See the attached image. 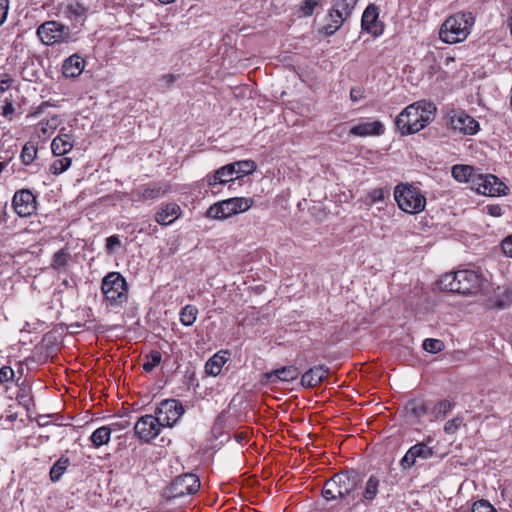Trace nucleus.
<instances>
[{
  "mask_svg": "<svg viewBox=\"0 0 512 512\" xmlns=\"http://www.w3.org/2000/svg\"><path fill=\"white\" fill-rule=\"evenodd\" d=\"M435 105L426 100L417 101L407 106L396 118L395 124L403 135L413 134L422 130L434 120Z\"/></svg>",
  "mask_w": 512,
  "mask_h": 512,
  "instance_id": "nucleus-1",
  "label": "nucleus"
},
{
  "mask_svg": "<svg viewBox=\"0 0 512 512\" xmlns=\"http://www.w3.org/2000/svg\"><path fill=\"white\" fill-rule=\"evenodd\" d=\"M361 481L357 471L353 469L341 471L325 482L322 496L327 501L345 499L358 489Z\"/></svg>",
  "mask_w": 512,
  "mask_h": 512,
  "instance_id": "nucleus-2",
  "label": "nucleus"
},
{
  "mask_svg": "<svg viewBox=\"0 0 512 512\" xmlns=\"http://www.w3.org/2000/svg\"><path fill=\"white\" fill-rule=\"evenodd\" d=\"M483 285L482 276L473 270H459L443 275L439 280L442 290L459 294H476Z\"/></svg>",
  "mask_w": 512,
  "mask_h": 512,
  "instance_id": "nucleus-3",
  "label": "nucleus"
},
{
  "mask_svg": "<svg viewBox=\"0 0 512 512\" xmlns=\"http://www.w3.org/2000/svg\"><path fill=\"white\" fill-rule=\"evenodd\" d=\"M474 24L471 13H457L445 20L442 24L439 36L448 44H454L465 40L470 34V28Z\"/></svg>",
  "mask_w": 512,
  "mask_h": 512,
  "instance_id": "nucleus-4",
  "label": "nucleus"
},
{
  "mask_svg": "<svg viewBox=\"0 0 512 512\" xmlns=\"http://www.w3.org/2000/svg\"><path fill=\"white\" fill-rule=\"evenodd\" d=\"M394 198L398 207L406 213H420L426 206V198L421 190L410 184H398L394 188Z\"/></svg>",
  "mask_w": 512,
  "mask_h": 512,
  "instance_id": "nucleus-5",
  "label": "nucleus"
},
{
  "mask_svg": "<svg viewBox=\"0 0 512 512\" xmlns=\"http://www.w3.org/2000/svg\"><path fill=\"white\" fill-rule=\"evenodd\" d=\"M359 0H334L327 14V23L321 31L326 36L334 35L343 24L351 17Z\"/></svg>",
  "mask_w": 512,
  "mask_h": 512,
  "instance_id": "nucleus-6",
  "label": "nucleus"
},
{
  "mask_svg": "<svg viewBox=\"0 0 512 512\" xmlns=\"http://www.w3.org/2000/svg\"><path fill=\"white\" fill-rule=\"evenodd\" d=\"M253 203L252 198L232 197L211 205L206 212V216L215 220H225L238 213L247 211L252 207Z\"/></svg>",
  "mask_w": 512,
  "mask_h": 512,
  "instance_id": "nucleus-7",
  "label": "nucleus"
},
{
  "mask_svg": "<svg viewBox=\"0 0 512 512\" xmlns=\"http://www.w3.org/2000/svg\"><path fill=\"white\" fill-rule=\"evenodd\" d=\"M101 290L111 305L120 306L127 301L128 285L118 272H110L103 278Z\"/></svg>",
  "mask_w": 512,
  "mask_h": 512,
  "instance_id": "nucleus-8",
  "label": "nucleus"
},
{
  "mask_svg": "<svg viewBox=\"0 0 512 512\" xmlns=\"http://www.w3.org/2000/svg\"><path fill=\"white\" fill-rule=\"evenodd\" d=\"M200 488V479L194 473H183L175 477L165 489L164 496L167 500L182 498L195 494Z\"/></svg>",
  "mask_w": 512,
  "mask_h": 512,
  "instance_id": "nucleus-9",
  "label": "nucleus"
},
{
  "mask_svg": "<svg viewBox=\"0 0 512 512\" xmlns=\"http://www.w3.org/2000/svg\"><path fill=\"white\" fill-rule=\"evenodd\" d=\"M37 35L46 45L68 42L70 39L69 27L56 21H47L41 24L37 29Z\"/></svg>",
  "mask_w": 512,
  "mask_h": 512,
  "instance_id": "nucleus-10",
  "label": "nucleus"
},
{
  "mask_svg": "<svg viewBox=\"0 0 512 512\" xmlns=\"http://www.w3.org/2000/svg\"><path fill=\"white\" fill-rule=\"evenodd\" d=\"M183 413L184 408L176 399L161 401L155 410V416L163 427H172Z\"/></svg>",
  "mask_w": 512,
  "mask_h": 512,
  "instance_id": "nucleus-11",
  "label": "nucleus"
},
{
  "mask_svg": "<svg viewBox=\"0 0 512 512\" xmlns=\"http://www.w3.org/2000/svg\"><path fill=\"white\" fill-rule=\"evenodd\" d=\"M163 426L153 415L141 416L134 425L135 435L143 442H150L157 437Z\"/></svg>",
  "mask_w": 512,
  "mask_h": 512,
  "instance_id": "nucleus-12",
  "label": "nucleus"
},
{
  "mask_svg": "<svg viewBox=\"0 0 512 512\" xmlns=\"http://www.w3.org/2000/svg\"><path fill=\"white\" fill-rule=\"evenodd\" d=\"M449 125L452 129L465 135H474L479 130V123L464 111H451L448 114Z\"/></svg>",
  "mask_w": 512,
  "mask_h": 512,
  "instance_id": "nucleus-13",
  "label": "nucleus"
},
{
  "mask_svg": "<svg viewBox=\"0 0 512 512\" xmlns=\"http://www.w3.org/2000/svg\"><path fill=\"white\" fill-rule=\"evenodd\" d=\"M12 205L20 217H27L36 210V197L30 190L22 189L14 194Z\"/></svg>",
  "mask_w": 512,
  "mask_h": 512,
  "instance_id": "nucleus-14",
  "label": "nucleus"
},
{
  "mask_svg": "<svg viewBox=\"0 0 512 512\" xmlns=\"http://www.w3.org/2000/svg\"><path fill=\"white\" fill-rule=\"evenodd\" d=\"M300 370L293 365L283 366L279 369L267 372L263 375L266 384H276L278 382H290L298 378Z\"/></svg>",
  "mask_w": 512,
  "mask_h": 512,
  "instance_id": "nucleus-15",
  "label": "nucleus"
},
{
  "mask_svg": "<svg viewBox=\"0 0 512 512\" xmlns=\"http://www.w3.org/2000/svg\"><path fill=\"white\" fill-rule=\"evenodd\" d=\"M477 192L484 195H499L506 188L504 183L498 181L494 175L479 174L477 179Z\"/></svg>",
  "mask_w": 512,
  "mask_h": 512,
  "instance_id": "nucleus-16",
  "label": "nucleus"
},
{
  "mask_svg": "<svg viewBox=\"0 0 512 512\" xmlns=\"http://www.w3.org/2000/svg\"><path fill=\"white\" fill-rule=\"evenodd\" d=\"M378 8L374 4L368 5L362 15L361 27L368 33L374 36H379L382 33V27L378 29Z\"/></svg>",
  "mask_w": 512,
  "mask_h": 512,
  "instance_id": "nucleus-17",
  "label": "nucleus"
},
{
  "mask_svg": "<svg viewBox=\"0 0 512 512\" xmlns=\"http://www.w3.org/2000/svg\"><path fill=\"white\" fill-rule=\"evenodd\" d=\"M329 373L325 365H317L307 370L301 377V384L305 388H313L319 385Z\"/></svg>",
  "mask_w": 512,
  "mask_h": 512,
  "instance_id": "nucleus-18",
  "label": "nucleus"
},
{
  "mask_svg": "<svg viewBox=\"0 0 512 512\" xmlns=\"http://www.w3.org/2000/svg\"><path fill=\"white\" fill-rule=\"evenodd\" d=\"M349 133L354 136H379L384 133V125L380 121L361 122L350 128Z\"/></svg>",
  "mask_w": 512,
  "mask_h": 512,
  "instance_id": "nucleus-19",
  "label": "nucleus"
},
{
  "mask_svg": "<svg viewBox=\"0 0 512 512\" xmlns=\"http://www.w3.org/2000/svg\"><path fill=\"white\" fill-rule=\"evenodd\" d=\"M170 189L166 183H154L142 186L136 194L139 200H153L165 195Z\"/></svg>",
  "mask_w": 512,
  "mask_h": 512,
  "instance_id": "nucleus-20",
  "label": "nucleus"
},
{
  "mask_svg": "<svg viewBox=\"0 0 512 512\" xmlns=\"http://www.w3.org/2000/svg\"><path fill=\"white\" fill-rule=\"evenodd\" d=\"M84 65L85 62L83 58L77 54H73L63 62L62 73L67 78L78 77L82 73Z\"/></svg>",
  "mask_w": 512,
  "mask_h": 512,
  "instance_id": "nucleus-21",
  "label": "nucleus"
},
{
  "mask_svg": "<svg viewBox=\"0 0 512 512\" xmlns=\"http://www.w3.org/2000/svg\"><path fill=\"white\" fill-rule=\"evenodd\" d=\"M73 148L72 135L64 133V129L55 137L51 143V150L54 155L62 156L67 154Z\"/></svg>",
  "mask_w": 512,
  "mask_h": 512,
  "instance_id": "nucleus-22",
  "label": "nucleus"
},
{
  "mask_svg": "<svg viewBox=\"0 0 512 512\" xmlns=\"http://www.w3.org/2000/svg\"><path fill=\"white\" fill-rule=\"evenodd\" d=\"M180 207L175 203L165 205L156 213L155 220L160 225H169L180 216Z\"/></svg>",
  "mask_w": 512,
  "mask_h": 512,
  "instance_id": "nucleus-23",
  "label": "nucleus"
},
{
  "mask_svg": "<svg viewBox=\"0 0 512 512\" xmlns=\"http://www.w3.org/2000/svg\"><path fill=\"white\" fill-rule=\"evenodd\" d=\"M408 417L419 420L428 413L429 407L423 399L416 398L409 400L404 407Z\"/></svg>",
  "mask_w": 512,
  "mask_h": 512,
  "instance_id": "nucleus-24",
  "label": "nucleus"
},
{
  "mask_svg": "<svg viewBox=\"0 0 512 512\" xmlns=\"http://www.w3.org/2000/svg\"><path fill=\"white\" fill-rule=\"evenodd\" d=\"M452 176L458 182H477L479 173L469 165H454L452 167Z\"/></svg>",
  "mask_w": 512,
  "mask_h": 512,
  "instance_id": "nucleus-25",
  "label": "nucleus"
},
{
  "mask_svg": "<svg viewBox=\"0 0 512 512\" xmlns=\"http://www.w3.org/2000/svg\"><path fill=\"white\" fill-rule=\"evenodd\" d=\"M234 166L227 164L217 169L212 177L208 178V185L213 186L216 184H224L226 182L234 181Z\"/></svg>",
  "mask_w": 512,
  "mask_h": 512,
  "instance_id": "nucleus-26",
  "label": "nucleus"
},
{
  "mask_svg": "<svg viewBox=\"0 0 512 512\" xmlns=\"http://www.w3.org/2000/svg\"><path fill=\"white\" fill-rule=\"evenodd\" d=\"M380 486V480L376 475H371L365 483L361 494V501L371 503L375 500Z\"/></svg>",
  "mask_w": 512,
  "mask_h": 512,
  "instance_id": "nucleus-27",
  "label": "nucleus"
},
{
  "mask_svg": "<svg viewBox=\"0 0 512 512\" xmlns=\"http://www.w3.org/2000/svg\"><path fill=\"white\" fill-rule=\"evenodd\" d=\"M112 428L102 426L96 429L90 436V441L95 448H99L107 444L111 437Z\"/></svg>",
  "mask_w": 512,
  "mask_h": 512,
  "instance_id": "nucleus-28",
  "label": "nucleus"
},
{
  "mask_svg": "<svg viewBox=\"0 0 512 512\" xmlns=\"http://www.w3.org/2000/svg\"><path fill=\"white\" fill-rule=\"evenodd\" d=\"M227 357L220 355V352L213 355L205 364V371L207 374L217 376L227 361Z\"/></svg>",
  "mask_w": 512,
  "mask_h": 512,
  "instance_id": "nucleus-29",
  "label": "nucleus"
},
{
  "mask_svg": "<svg viewBox=\"0 0 512 512\" xmlns=\"http://www.w3.org/2000/svg\"><path fill=\"white\" fill-rule=\"evenodd\" d=\"M230 166H234V175H236L235 179H238L244 175L251 174L256 169V164L253 161L245 160V161H237L234 163H230Z\"/></svg>",
  "mask_w": 512,
  "mask_h": 512,
  "instance_id": "nucleus-30",
  "label": "nucleus"
},
{
  "mask_svg": "<svg viewBox=\"0 0 512 512\" xmlns=\"http://www.w3.org/2000/svg\"><path fill=\"white\" fill-rule=\"evenodd\" d=\"M70 461L66 456H61L52 466L50 470V479L53 482L58 481L67 467L69 466Z\"/></svg>",
  "mask_w": 512,
  "mask_h": 512,
  "instance_id": "nucleus-31",
  "label": "nucleus"
},
{
  "mask_svg": "<svg viewBox=\"0 0 512 512\" xmlns=\"http://www.w3.org/2000/svg\"><path fill=\"white\" fill-rule=\"evenodd\" d=\"M88 9L79 2L70 3L66 6L65 14L68 18L75 20L84 19Z\"/></svg>",
  "mask_w": 512,
  "mask_h": 512,
  "instance_id": "nucleus-32",
  "label": "nucleus"
},
{
  "mask_svg": "<svg viewBox=\"0 0 512 512\" xmlns=\"http://www.w3.org/2000/svg\"><path fill=\"white\" fill-rule=\"evenodd\" d=\"M198 309L193 305H186L181 309L180 321L184 326H192L196 321Z\"/></svg>",
  "mask_w": 512,
  "mask_h": 512,
  "instance_id": "nucleus-33",
  "label": "nucleus"
},
{
  "mask_svg": "<svg viewBox=\"0 0 512 512\" xmlns=\"http://www.w3.org/2000/svg\"><path fill=\"white\" fill-rule=\"evenodd\" d=\"M71 258V254L68 249L63 248L57 251L53 256L52 267L59 270L65 267Z\"/></svg>",
  "mask_w": 512,
  "mask_h": 512,
  "instance_id": "nucleus-34",
  "label": "nucleus"
},
{
  "mask_svg": "<svg viewBox=\"0 0 512 512\" xmlns=\"http://www.w3.org/2000/svg\"><path fill=\"white\" fill-rule=\"evenodd\" d=\"M36 155H37L36 146L30 142H27L22 148L20 157H21L23 164L30 165L36 158Z\"/></svg>",
  "mask_w": 512,
  "mask_h": 512,
  "instance_id": "nucleus-35",
  "label": "nucleus"
},
{
  "mask_svg": "<svg viewBox=\"0 0 512 512\" xmlns=\"http://www.w3.org/2000/svg\"><path fill=\"white\" fill-rule=\"evenodd\" d=\"M452 403L448 400L437 402L432 408V414L435 418H444L452 409Z\"/></svg>",
  "mask_w": 512,
  "mask_h": 512,
  "instance_id": "nucleus-36",
  "label": "nucleus"
},
{
  "mask_svg": "<svg viewBox=\"0 0 512 512\" xmlns=\"http://www.w3.org/2000/svg\"><path fill=\"white\" fill-rule=\"evenodd\" d=\"M71 163L72 160L68 157L57 159L50 166V172L54 175H59L65 172L71 166Z\"/></svg>",
  "mask_w": 512,
  "mask_h": 512,
  "instance_id": "nucleus-37",
  "label": "nucleus"
},
{
  "mask_svg": "<svg viewBox=\"0 0 512 512\" xmlns=\"http://www.w3.org/2000/svg\"><path fill=\"white\" fill-rule=\"evenodd\" d=\"M162 355L159 351H151L147 355V361L143 364V369L146 372H151L161 362Z\"/></svg>",
  "mask_w": 512,
  "mask_h": 512,
  "instance_id": "nucleus-38",
  "label": "nucleus"
},
{
  "mask_svg": "<svg viewBox=\"0 0 512 512\" xmlns=\"http://www.w3.org/2000/svg\"><path fill=\"white\" fill-rule=\"evenodd\" d=\"M414 453V456L420 459H428L433 455L432 448L428 447L424 443H418L410 448Z\"/></svg>",
  "mask_w": 512,
  "mask_h": 512,
  "instance_id": "nucleus-39",
  "label": "nucleus"
},
{
  "mask_svg": "<svg viewBox=\"0 0 512 512\" xmlns=\"http://www.w3.org/2000/svg\"><path fill=\"white\" fill-rule=\"evenodd\" d=\"M56 126H57V118L56 117H54L51 120H48L46 122L41 121L37 126L39 137L41 135H43V136L50 135V133H52L56 129Z\"/></svg>",
  "mask_w": 512,
  "mask_h": 512,
  "instance_id": "nucleus-40",
  "label": "nucleus"
},
{
  "mask_svg": "<svg viewBox=\"0 0 512 512\" xmlns=\"http://www.w3.org/2000/svg\"><path fill=\"white\" fill-rule=\"evenodd\" d=\"M512 303V289L505 288L501 294L497 295L495 306L503 309Z\"/></svg>",
  "mask_w": 512,
  "mask_h": 512,
  "instance_id": "nucleus-41",
  "label": "nucleus"
},
{
  "mask_svg": "<svg viewBox=\"0 0 512 512\" xmlns=\"http://www.w3.org/2000/svg\"><path fill=\"white\" fill-rule=\"evenodd\" d=\"M443 348L444 343L438 339L428 338L423 342V349L429 353H439Z\"/></svg>",
  "mask_w": 512,
  "mask_h": 512,
  "instance_id": "nucleus-42",
  "label": "nucleus"
},
{
  "mask_svg": "<svg viewBox=\"0 0 512 512\" xmlns=\"http://www.w3.org/2000/svg\"><path fill=\"white\" fill-rule=\"evenodd\" d=\"M320 5L321 0H305L299 10L303 16L309 17L313 15L315 8Z\"/></svg>",
  "mask_w": 512,
  "mask_h": 512,
  "instance_id": "nucleus-43",
  "label": "nucleus"
},
{
  "mask_svg": "<svg viewBox=\"0 0 512 512\" xmlns=\"http://www.w3.org/2000/svg\"><path fill=\"white\" fill-rule=\"evenodd\" d=\"M463 423V418L461 416H456L453 419L448 420L444 425V431L447 434H454L460 428Z\"/></svg>",
  "mask_w": 512,
  "mask_h": 512,
  "instance_id": "nucleus-44",
  "label": "nucleus"
},
{
  "mask_svg": "<svg viewBox=\"0 0 512 512\" xmlns=\"http://www.w3.org/2000/svg\"><path fill=\"white\" fill-rule=\"evenodd\" d=\"M471 512H497L496 509L484 499L476 501L472 506Z\"/></svg>",
  "mask_w": 512,
  "mask_h": 512,
  "instance_id": "nucleus-45",
  "label": "nucleus"
},
{
  "mask_svg": "<svg viewBox=\"0 0 512 512\" xmlns=\"http://www.w3.org/2000/svg\"><path fill=\"white\" fill-rule=\"evenodd\" d=\"M416 457L411 449H409L401 459L400 465L403 469L411 468L416 463Z\"/></svg>",
  "mask_w": 512,
  "mask_h": 512,
  "instance_id": "nucleus-46",
  "label": "nucleus"
},
{
  "mask_svg": "<svg viewBox=\"0 0 512 512\" xmlns=\"http://www.w3.org/2000/svg\"><path fill=\"white\" fill-rule=\"evenodd\" d=\"M14 378V371L10 366L0 368V384L11 381Z\"/></svg>",
  "mask_w": 512,
  "mask_h": 512,
  "instance_id": "nucleus-47",
  "label": "nucleus"
},
{
  "mask_svg": "<svg viewBox=\"0 0 512 512\" xmlns=\"http://www.w3.org/2000/svg\"><path fill=\"white\" fill-rule=\"evenodd\" d=\"M385 190L383 188H375L369 193L371 203H377L384 200Z\"/></svg>",
  "mask_w": 512,
  "mask_h": 512,
  "instance_id": "nucleus-48",
  "label": "nucleus"
},
{
  "mask_svg": "<svg viewBox=\"0 0 512 512\" xmlns=\"http://www.w3.org/2000/svg\"><path fill=\"white\" fill-rule=\"evenodd\" d=\"M13 79L12 77L7 74L3 73L0 75V93L5 92L12 84Z\"/></svg>",
  "mask_w": 512,
  "mask_h": 512,
  "instance_id": "nucleus-49",
  "label": "nucleus"
},
{
  "mask_svg": "<svg viewBox=\"0 0 512 512\" xmlns=\"http://www.w3.org/2000/svg\"><path fill=\"white\" fill-rule=\"evenodd\" d=\"M503 253L512 258V234L506 237L501 243Z\"/></svg>",
  "mask_w": 512,
  "mask_h": 512,
  "instance_id": "nucleus-50",
  "label": "nucleus"
},
{
  "mask_svg": "<svg viewBox=\"0 0 512 512\" xmlns=\"http://www.w3.org/2000/svg\"><path fill=\"white\" fill-rule=\"evenodd\" d=\"M9 8V0H0V25H2L6 18Z\"/></svg>",
  "mask_w": 512,
  "mask_h": 512,
  "instance_id": "nucleus-51",
  "label": "nucleus"
},
{
  "mask_svg": "<svg viewBox=\"0 0 512 512\" xmlns=\"http://www.w3.org/2000/svg\"><path fill=\"white\" fill-rule=\"evenodd\" d=\"M363 90L360 87H355L350 90V99L353 102H358L363 99Z\"/></svg>",
  "mask_w": 512,
  "mask_h": 512,
  "instance_id": "nucleus-52",
  "label": "nucleus"
},
{
  "mask_svg": "<svg viewBox=\"0 0 512 512\" xmlns=\"http://www.w3.org/2000/svg\"><path fill=\"white\" fill-rule=\"evenodd\" d=\"M120 245V240L117 235H112L106 239V248L108 251H112L115 246Z\"/></svg>",
  "mask_w": 512,
  "mask_h": 512,
  "instance_id": "nucleus-53",
  "label": "nucleus"
},
{
  "mask_svg": "<svg viewBox=\"0 0 512 512\" xmlns=\"http://www.w3.org/2000/svg\"><path fill=\"white\" fill-rule=\"evenodd\" d=\"M487 210L491 216L499 217L502 215V208L499 205H489Z\"/></svg>",
  "mask_w": 512,
  "mask_h": 512,
  "instance_id": "nucleus-54",
  "label": "nucleus"
},
{
  "mask_svg": "<svg viewBox=\"0 0 512 512\" xmlns=\"http://www.w3.org/2000/svg\"><path fill=\"white\" fill-rule=\"evenodd\" d=\"M177 79V76L174 74H166L161 77V81L166 84V86L172 85Z\"/></svg>",
  "mask_w": 512,
  "mask_h": 512,
  "instance_id": "nucleus-55",
  "label": "nucleus"
},
{
  "mask_svg": "<svg viewBox=\"0 0 512 512\" xmlns=\"http://www.w3.org/2000/svg\"><path fill=\"white\" fill-rule=\"evenodd\" d=\"M14 107L11 102H7L5 106L3 107V116L8 117L9 115L13 114Z\"/></svg>",
  "mask_w": 512,
  "mask_h": 512,
  "instance_id": "nucleus-56",
  "label": "nucleus"
},
{
  "mask_svg": "<svg viewBox=\"0 0 512 512\" xmlns=\"http://www.w3.org/2000/svg\"><path fill=\"white\" fill-rule=\"evenodd\" d=\"M49 415H40L37 418V422L39 425L44 426L48 423Z\"/></svg>",
  "mask_w": 512,
  "mask_h": 512,
  "instance_id": "nucleus-57",
  "label": "nucleus"
},
{
  "mask_svg": "<svg viewBox=\"0 0 512 512\" xmlns=\"http://www.w3.org/2000/svg\"><path fill=\"white\" fill-rule=\"evenodd\" d=\"M128 425H129V422H128V421H125L124 423H115V424H113L112 426H113V427H118L119 429H124V428H126Z\"/></svg>",
  "mask_w": 512,
  "mask_h": 512,
  "instance_id": "nucleus-58",
  "label": "nucleus"
},
{
  "mask_svg": "<svg viewBox=\"0 0 512 512\" xmlns=\"http://www.w3.org/2000/svg\"><path fill=\"white\" fill-rule=\"evenodd\" d=\"M508 26H509V29H510V33L512 35V11L510 12L509 14V18H508Z\"/></svg>",
  "mask_w": 512,
  "mask_h": 512,
  "instance_id": "nucleus-59",
  "label": "nucleus"
},
{
  "mask_svg": "<svg viewBox=\"0 0 512 512\" xmlns=\"http://www.w3.org/2000/svg\"><path fill=\"white\" fill-rule=\"evenodd\" d=\"M159 2H161L162 4H169L171 2H173L174 0H158Z\"/></svg>",
  "mask_w": 512,
  "mask_h": 512,
  "instance_id": "nucleus-60",
  "label": "nucleus"
},
{
  "mask_svg": "<svg viewBox=\"0 0 512 512\" xmlns=\"http://www.w3.org/2000/svg\"><path fill=\"white\" fill-rule=\"evenodd\" d=\"M17 397L22 398V397H24V394H21V395L19 394Z\"/></svg>",
  "mask_w": 512,
  "mask_h": 512,
  "instance_id": "nucleus-61",
  "label": "nucleus"
}]
</instances>
